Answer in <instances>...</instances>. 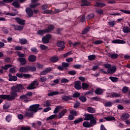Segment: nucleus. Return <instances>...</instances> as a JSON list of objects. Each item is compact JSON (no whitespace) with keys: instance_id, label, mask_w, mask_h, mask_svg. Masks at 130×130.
<instances>
[{"instance_id":"obj_1","label":"nucleus","mask_w":130,"mask_h":130,"mask_svg":"<svg viewBox=\"0 0 130 130\" xmlns=\"http://www.w3.org/2000/svg\"><path fill=\"white\" fill-rule=\"evenodd\" d=\"M10 94H1L0 95L1 99H3V100H8V101H13L16 99V97L18 96V93L15 92L14 91H12L10 92Z\"/></svg>"},{"instance_id":"obj_2","label":"nucleus","mask_w":130,"mask_h":130,"mask_svg":"<svg viewBox=\"0 0 130 130\" xmlns=\"http://www.w3.org/2000/svg\"><path fill=\"white\" fill-rule=\"evenodd\" d=\"M33 96V92L31 91L28 92L25 94H23L19 96L20 100H24V103H28L30 101V98Z\"/></svg>"},{"instance_id":"obj_3","label":"nucleus","mask_w":130,"mask_h":130,"mask_svg":"<svg viewBox=\"0 0 130 130\" xmlns=\"http://www.w3.org/2000/svg\"><path fill=\"white\" fill-rule=\"evenodd\" d=\"M42 109H43V108L40 107V105L39 104H37L30 106L28 111H31L34 113H36V112L39 111V110H42Z\"/></svg>"},{"instance_id":"obj_4","label":"nucleus","mask_w":130,"mask_h":130,"mask_svg":"<svg viewBox=\"0 0 130 130\" xmlns=\"http://www.w3.org/2000/svg\"><path fill=\"white\" fill-rule=\"evenodd\" d=\"M35 72L36 71V68L32 67L30 66H26V67H20L18 70V72L20 73H27V72Z\"/></svg>"},{"instance_id":"obj_5","label":"nucleus","mask_w":130,"mask_h":130,"mask_svg":"<svg viewBox=\"0 0 130 130\" xmlns=\"http://www.w3.org/2000/svg\"><path fill=\"white\" fill-rule=\"evenodd\" d=\"M39 85V83L37 81V80H35L32 82L30 84H29L27 87V90H34V89H36V86H38Z\"/></svg>"},{"instance_id":"obj_6","label":"nucleus","mask_w":130,"mask_h":130,"mask_svg":"<svg viewBox=\"0 0 130 130\" xmlns=\"http://www.w3.org/2000/svg\"><path fill=\"white\" fill-rule=\"evenodd\" d=\"M49 32V25L48 26L47 28L45 29H39L38 30L37 34L40 35L41 36H43L45 33H48Z\"/></svg>"},{"instance_id":"obj_7","label":"nucleus","mask_w":130,"mask_h":130,"mask_svg":"<svg viewBox=\"0 0 130 130\" xmlns=\"http://www.w3.org/2000/svg\"><path fill=\"white\" fill-rule=\"evenodd\" d=\"M57 46L59 47L58 50L60 51H62L64 48H66V46L64 45V41H59L57 42Z\"/></svg>"},{"instance_id":"obj_8","label":"nucleus","mask_w":130,"mask_h":130,"mask_svg":"<svg viewBox=\"0 0 130 130\" xmlns=\"http://www.w3.org/2000/svg\"><path fill=\"white\" fill-rule=\"evenodd\" d=\"M12 67H13V66L11 64H5V67L2 66L1 67V69H2L0 70L1 74H4V70H5V71H8V69L10 68H12Z\"/></svg>"},{"instance_id":"obj_9","label":"nucleus","mask_w":130,"mask_h":130,"mask_svg":"<svg viewBox=\"0 0 130 130\" xmlns=\"http://www.w3.org/2000/svg\"><path fill=\"white\" fill-rule=\"evenodd\" d=\"M63 7L64 8L61 9H55L54 12L55 13V14H58V13H60L61 12H62V11L67 10V9H68V7H69V5L66 3L64 4Z\"/></svg>"},{"instance_id":"obj_10","label":"nucleus","mask_w":130,"mask_h":130,"mask_svg":"<svg viewBox=\"0 0 130 130\" xmlns=\"http://www.w3.org/2000/svg\"><path fill=\"white\" fill-rule=\"evenodd\" d=\"M104 91H105V89L98 87L95 89L94 92L96 95H102L104 93Z\"/></svg>"},{"instance_id":"obj_11","label":"nucleus","mask_w":130,"mask_h":130,"mask_svg":"<svg viewBox=\"0 0 130 130\" xmlns=\"http://www.w3.org/2000/svg\"><path fill=\"white\" fill-rule=\"evenodd\" d=\"M15 20L16 21L17 23L19 25H22V26L25 25V22L26 20H23L19 17H16L15 18Z\"/></svg>"},{"instance_id":"obj_12","label":"nucleus","mask_w":130,"mask_h":130,"mask_svg":"<svg viewBox=\"0 0 130 130\" xmlns=\"http://www.w3.org/2000/svg\"><path fill=\"white\" fill-rule=\"evenodd\" d=\"M36 59H37V57L34 55H30L28 57L29 62H35Z\"/></svg>"},{"instance_id":"obj_13","label":"nucleus","mask_w":130,"mask_h":130,"mask_svg":"<svg viewBox=\"0 0 130 130\" xmlns=\"http://www.w3.org/2000/svg\"><path fill=\"white\" fill-rule=\"evenodd\" d=\"M17 60L20 62V66H25L27 64V60L25 58H18Z\"/></svg>"},{"instance_id":"obj_14","label":"nucleus","mask_w":130,"mask_h":130,"mask_svg":"<svg viewBox=\"0 0 130 130\" xmlns=\"http://www.w3.org/2000/svg\"><path fill=\"white\" fill-rule=\"evenodd\" d=\"M67 112H68V110L64 109L58 114L57 117H58L59 119L61 118L63 116H64V114H66Z\"/></svg>"},{"instance_id":"obj_15","label":"nucleus","mask_w":130,"mask_h":130,"mask_svg":"<svg viewBox=\"0 0 130 130\" xmlns=\"http://www.w3.org/2000/svg\"><path fill=\"white\" fill-rule=\"evenodd\" d=\"M8 76L9 77V79H8L9 82H13V81L14 82H16V81H17V80H18L17 76L12 75V74H11V73H9L8 74Z\"/></svg>"},{"instance_id":"obj_16","label":"nucleus","mask_w":130,"mask_h":130,"mask_svg":"<svg viewBox=\"0 0 130 130\" xmlns=\"http://www.w3.org/2000/svg\"><path fill=\"white\" fill-rule=\"evenodd\" d=\"M42 41L43 43H48L49 42V34L44 36L42 39Z\"/></svg>"},{"instance_id":"obj_17","label":"nucleus","mask_w":130,"mask_h":130,"mask_svg":"<svg viewBox=\"0 0 130 130\" xmlns=\"http://www.w3.org/2000/svg\"><path fill=\"white\" fill-rule=\"evenodd\" d=\"M34 115V113L29 110L28 112H26L24 113L25 117H29L30 118H33Z\"/></svg>"},{"instance_id":"obj_18","label":"nucleus","mask_w":130,"mask_h":130,"mask_svg":"<svg viewBox=\"0 0 130 130\" xmlns=\"http://www.w3.org/2000/svg\"><path fill=\"white\" fill-rule=\"evenodd\" d=\"M91 3L87 0H81V7H89Z\"/></svg>"},{"instance_id":"obj_19","label":"nucleus","mask_w":130,"mask_h":130,"mask_svg":"<svg viewBox=\"0 0 130 130\" xmlns=\"http://www.w3.org/2000/svg\"><path fill=\"white\" fill-rule=\"evenodd\" d=\"M108 73L110 74V75H112L113 74H114L115 72H116V67L114 66L113 67H111L109 69H108Z\"/></svg>"},{"instance_id":"obj_20","label":"nucleus","mask_w":130,"mask_h":130,"mask_svg":"<svg viewBox=\"0 0 130 130\" xmlns=\"http://www.w3.org/2000/svg\"><path fill=\"white\" fill-rule=\"evenodd\" d=\"M84 120H91V118H94V115L90 114H84Z\"/></svg>"},{"instance_id":"obj_21","label":"nucleus","mask_w":130,"mask_h":130,"mask_svg":"<svg viewBox=\"0 0 130 130\" xmlns=\"http://www.w3.org/2000/svg\"><path fill=\"white\" fill-rule=\"evenodd\" d=\"M25 12L27 14L28 17H32L33 16V10L30 8H26Z\"/></svg>"},{"instance_id":"obj_22","label":"nucleus","mask_w":130,"mask_h":130,"mask_svg":"<svg viewBox=\"0 0 130 130\" xmlns=\"http://www.w3.org/2000/svg\"><path fill=\"white\" fill-rule=\"evenodd\" d=\"M112 43L118 44H125V43H126L125 41H123L122 40H118V39L113 40L112 41Z\"/></svg>"},{"instance_id":"obj_23","label":"nucleus","mask_w":130,"mask_h":130,"mask_svg":"<svg viewBox=\"0 0 130 130\" xmlns=\"http://www.w3.org/2000/svg\"><path fill=\"white\" fill-rule=\"evenodd\" d=\"M74 88L76 90H81V89H82V86H81V82L79 81H76Z\"/></svg>"},{"instance_id":"obj_24","label":"nucleus","mask_w":130,"mask_h":130,"mask_svg":"<svg viewBox=\"0 0 130 130\" xmlns=\"http://www.w3.org/2000/svg\"><path fill=\"white\" fill-rule=\"evenodd\" d=\"M108 56L109 57H110L112 59H116L118 57V54L116 53H113V54H110V53H108L107 54Z\"/></svg>"},{"instance_id":"obj_25","label":"nucleus","mask_w":130,"mask_h":130,"mask_svg":"<svg viewBox=\"0 0 130 130\" xmlns=\"http://www.w3.org/2000/svg\"><path fill=\"white\" fill-rule=\"evenodd\" d=\"M59 94H64V91H52L49 93V96H54L55 95H59Z\"/></svg>"},{"instance_id":"obj_26","label":"nucleus","mask_w":130,"mask_h":130,"mask_svg":"<svg viewBox=\"0 0 130 130\" xmlns=\"http://www.w3.org/2000/svg\"><path fill=\"white\" fill-rule=\"evenodd\" d=\"M61 109H63V107H62L61 106H57L55 108V110H54L53 113H55V114H56V113H57L58 112L60 111V110H61Z\"/></svg>"},{"instance_id":"obj_27","label":"nucleus","mask_w":130,"mask_h":130,"mask_svg":"<svg viewBox=\"0 0 130 130\" xmlns=\"http://www.w3.org/2000/svg\"><path fill=\"white\" fill-rule=\"evenodd\" d=\"M48 73H49V68H47L43 71L40 72V76H45V75H47Z\"/></svg>"},{"instance_id":"obj_28","label":"nucleus","mask_w":130,"mask_h":130,"mask_svg":"<svg viewBox=\"0 0 130 130\" xmlns=\"http://www.w3.org/2000/svg\"><path fill=\"white\" fill-rule=\"evenodd\" d=\"M13 26L14 27V29L17 31H22L24 28L23 26L18 25H14Z\"/></svg>"},{"instance_id":"obj_29","label":"nucleus","mask_w":130,"mask_h":130,"mask_svg":"<svg viewBox=\"0 0 130 130\" xmlns=\"http://www.w3.org/2000/svg\"><path fill=\"white\" fill-rule=\"evenodd\" d=\"M90 123L91 125H96L97 123V119L93 117V118H91L90 121Z\"/></svg>"},{"instance_id":"obj_30","label":"nucleus","mask_w":130,"mask_h":130,"mask_svg":"<svg viewBox=\"0 0 130 130\" xmlns=\"http://www.w3.org/2000/svg\"><path fill=\"white\" fill-rule=\"evenodd\" d=\"M122 31L124 33L128 34V33H130V28L128 26H124L122 28Z\"/></svg>"},{"instance_id":"obj_31","label":"nucleus","mask_w":130,"mask_h":130,"mask_svg":"<svg viewBox=\"0 0 130 130\" xmlns=\"http://www.w3.org/2000/svg\"><path fill=\"white\" fill-rule=\"evenodd\" d=\"M82 121H84V119L83 118H79L77 119H76L74 121V124L75 125L78 124V123H80V122H82Z\"/></svg>"},{"instance_id":"obj_32","label":"nucleus","mask_w":130,"mask_h":130,"mask_svg":"<svg viewBox=\"0 0 130 130\" xmlns=\"http://www.w3.org/2000/svg\"><path fill=\"white\" fill-rule=\"evenodd\" d=\"M83 126L84 127H91L92 125L89 121H84L83 123Z\"/></svg>"},{"instance_id":"obj_33","label":"nucleus","mask_w":130,"mask_h":130,"mask_svg":"<svg viewBox=\"0 0 130 130\" xmlns=\"http://www.w3.org/2000/svg\"><path fill=\"white\" fill-rule=\"evenodd\" d=\"M59 58H58V57H56L55 56L52 57L50 59V61H51L52 62H57L58 61V60Z\"/></svg>"},{"instance_id":"obj_34","label":"nucleus","mask_w":130,"mask_h":130,"mask_svg":"<svg viewBox=\"0 0 130 130\" xmlns=\"http://www.w3.org/2000/svg\"><path fill=\"white\" fill-rule=\"evenodd\" d=\"M96 7L98 8H103L106 6V4L104 3H99L97 2L95 4Z\"/></svg>"},{"instance_id":"obj_35","label":"nucleus","mask_w":130,"mask_h":130,"mask_svg":"<svg viewBox=\"0 0 130 130\" xmlns=\"http://www.w3.org/2000/svg\"><path fill=\"white\" fill-rule=\"evenodd\" d=\"M121 118L123 120L128 119V118H129V114H128L127 113L123 114L121 116Z\"/></svg>"},{"instance_id":"obj_36","label":"nucleus","mask_w":130,"mask_h":130,"mask_svg":"<svg viewBox=\"0 0 130 130\" xmlns=\"http://www.w3.org/2000/svg\"><path fill=\"white\" fill-rule=\"evenodd\" d=\"M28 43V41L26 40V39H19V43L21 44V45H24L25 44H27Z\"/></svg>"},{"instance_id":"obj_37","label":"nucleus","mask_w":130,"mask_h":130,"mask_svg":"<svg viewBox=\"0 0 130 130\" xmlns=\"http://www.w3.org/2000/svg\"><path fill=\"white\" fill-rule=\"evenodd\" d=\"M79 100L82 102V103H85V102H87V98L85 96L81 95L79 98Z\"/></svg>"},{"instance_id":"obj_38","label":"nucleus","mask_w":130,"mask_h":130,"mask_svg":"<svg viewBox=\"0 0 130 130\" xmlns=\"http://www.w3.org/2000/svg\"><path fill=\"white\" fill-rule=\"evenodd\" d=\"M62 100L64 101H70V100H73V99L70 95H64L62 98Z\"/></svg>"},{"instance_id":"obj_39","label":"nucleus","mask_w":130,"mask_h":130,"mask_svg":"<svg viewBox=\"0 0 130 130\" xmlns=\"http://www.w3.org/2000/svg\"><path fill=\"white\" fill-rule=\"evenodd\" d=\"M81 96V93L77 91L75 92V93L73 94L72 97L73 98H80Z\"/></svg>"},{"instance_id":"obj_40","label":"nucleus","mask_w":130,"mask_h":130,"mask_svg":"<svg viewBox=\"0 0 130 130\" xmlns=\"http://www.w3.org/2000/svg\"><path fill=\"white\" fill-rule=\"evenodd\" d=\"M120 96V94H119V93H117L116 92H112L111 93V98H112V97H115V98H118V97Z\"/></svg>"},{"instance_id":"obj_41","label":"nucleus","mask_w":130,"mask_h":130,"mask_svg":"<svg viewBox=\"0 0 130 130\" xmlns=\"http://www.w3.org/2000/svg\"><path fill=\"white\" fill-rule=\"evenodd\" d=\"M94 18H95V14L93 13H90L86 17L87 20H91V19H94Z\"/></svg>"},{"instance_id":"obj_42","label":"nucleus","mask_w":130,"mask_h":130,"mask_svg":"<svg viewBox=\"0 0 130 130\" xmlns=\"http://www.w3.org/2000/svg\"><path fill=\"white\" fill-rule=\"evenodd\" d=\"M12 5L13 6V7H15V8H16V9L20 8V6L19 4V2H18L17 1L13 2L12 3Z\"/></svg>"},{"instance_id":"obj_43","label":"nucleus","mask_w":130,"mask_h":130,"mask_svg":"<svg viewBox=\"0 0 130 130\" xmlns=\"http://www.w3.org/2000/svg\"><path fill=\"white\" fill-rule=\"evenodd\" d=\"M109 79L113 83H116V82H118V78H117V77H114L110 76L109 77Z\"/></svg>"},{"instance_id":"obj_44","label":"nucleus","mask_w":130,"mask_h":130,"mask_svg":"<svg viewBox=\"0 0 130 130\" xmlns=\"http://www.w3.org/2000/svg\"><path fill=\"white\" fill-rule=\"evenodd\" d=\"M17 55L19 57L18 58H24L25 57V54L21 53L20 51L17 52Z\"/></svg>"},{"instance_id":"obj_45","label":"nucleus","mask_w":130,"mask_h":130,"mask_svg":"<svg viewBox=\"0 0 130 130\" xmlns=\"http://www.w3.org/2000/svg\"><path fill=\"white\" fill-rule=\"evenodd\" d=\"M108 24L110 27H113L114 26H115L116 25V22L114 20L112 21H109L108 22Z\"/></svg>"},{"instance_id":"obj_46","label":"nucleus","mask_w":130,"mask_h":130,"mask_svg":"<svg viewBox=\"0 0 130 130\" xmlns=\"http://www.w3.org/2000/svg\"><path fill=\"white\" fill-rule=\"evenodd\" d=\"M11 91H12V92H15L16 93V92H18L19 93H20V91L19 90L17 86L12 87L11 88Z\"/></svg>"},{"instance_id":"obj_47","label":"nucleus","mask_w":130,"mask_h":130,"mask_svg":"<svg viewBox=\"0 0 130 130\" xmlns=\"http://www.w3.org/2000/svg\"><path fill=\"white\" fill-rule=\"evenodd\" d=\"M70 113L71 115H73V116H78V112H77V111L70 110Z\"/></svg>"},{"instance_id":"obj_48","label":"nucleus","mask_w":130,"mask_h":130,"mask_svg":"<svg viewBox=\"0 0 130 130\" xmlns=\"http://www.w3.org/2000/svg\"><path fill=\"white\" fill-rule=\"evenodd\" d=\"M87 111L89 113H95V109L92 107H87Z\"/></svg>"},{"instance_id":"obj_49","label":"nucleus","mask_w":130,"mask_h":130,"mask_svg":"<svg viewBox=\"0 0 130 130\" xmlns=\"http://www.w3.org/2000/svg\"><path fill=\"white\" fill-rule=\"evenodd\" d=\"M90 85L88 83H83L82 84V88L85 90V89H88V87H89Z\"/></svg>"},{"instance_id":"obj_50","label":"nucleus","mask_w":130,"mask_h":130,"mask_svg":"<svg viewBox=\"0 0 130 130\" xmlns=\"http://www.w3.org/2000/svg\"><path fill=\"white\" fill-rule=\"evenodd\" d=\"M90 31V27H86L84 29V30L82 32V34L83 35H85V34H87L88 32Z\"/></svg>"},{"instance_id":"obj_51","label":"nucleus","mask_w":130,"mask_h":130,"mask_svg":"<svg viewBox=\"0 0 130 130\" xmlns=\"http://www.w3.org/2000/svg\"><path fill=\"white\" fill-rule=\"evenodd\" d=\"M104 119H106L107 121H111V120H115V117L110 116L108 117H105Z\"/></svg>"},{"instance_id":"obj_52","label":"nucleus","mask_w":130,"mask_h":130,"mask_svg":"<svg viewBox=\"0 0 130 130\" xmlns=\"http://www.w3.org/2000/svg\"><path fill=\"white\" fill-rule=\"evenodd\" d=\"M88 58L89 60H94L96 58V55L94 54L89 55L88 56Z\"/></svg>"},{"instance_id":"obj_53","label":"nucleus","mask_w":130,"mask_h":130,"mask_svg":"<svg viewBox=\"0 0 130 130\" xmlns=\"http://www.w3.org/2000/svg\"><path fill=\"white\" fill-rule=\"evenodd\" d=\"M6 121H7V122H10L11 120H12V115H8L5 118Z\"/></svg>"},{"instance_id":"obj_54","label":"nucleus","mask_w":130,"mask_h":130,"mask_svg":"<svg viewBox=\"0 0 130 130\" xmlns=\"http://www.w3.org/2000/svg\"><path fill=\"white\" fill-rule=\"evenodd\" d=\"M16 87H17L18 90H19V92H21V90H23V89H25L24 86L22 85V84H17Z\"/></svg>"},{"instance_id":"obj_55","label":"nucleus","mask_w":130,"mask_h":130,"mask_svg":"<svg viewBox=\"0 0 130 130\" xmlns=\"http://www.w3.org/2000/svg\"><path fill=\"white\" fill-rule=\"evenodd\" d=\"M30 50L33 53L37 54L39 52L37 48H36V47H32L30 48Z\"/></svg>"},{"instance_id":"obj_56","label":"nucleus","mask_w":130,"mask_h":130,"mask_svg":"<svg viewBox=\"0 0 130 130\" xmlns=\"http://www.w3.org/2000/svg\"><path fill=\"white\" fill-rule=\"evenodd\" d=\"M40 5V3H37L36 4H33L30 5V7L31 9H35L36 7H38V6H39Z\"/></svg>"},{"instance_id":"obj_57","label":"nucleus","mask_w":130,"mask_h":130,"mask_svg":"<svg viewBox=\"0 0 130 130\" xmlns=\"http://www.w3.org/2000/svg\"><path fill=\"white\" fill-rule=\"evenodd\" d=\"M128 87L127 86H124L122 89V93H127L128 92Z\"/></svg>"},{"instance_id":"obj_58","label":"nucleus","mask_w":130,"mask_h":130,"mask_svg":"<svg viewBox=\"0 0 130 130\" xmlns=\"http://www.w3.org/2000/svg\"><path fill=\"white\" fill-rule=\"evenodd\" d=\"M113 105V103L111 102H108L105 104V106L106 107H111V106Z\"/></svg>"},{"instance_id":"obj_59","label":"nucleus","mask_w":130,"mask_h":130,"mask_svg":"<svg viewBox=\"0 0 130 130\" xmlns=\"http://www.w3.org/2000/svg\"><path fill=\"white\" fill-rule=\"evenodd\" d=\"M95 12L99 15H103V13H104L103 10H102V9H96L95 10Z\"/></svg>"},{"instance_id":"obj_60","label":"nucleus","mask_w":130,"mask_h":130,"mask_svg":"<svg viewBox=\"0 0 130 130\" xmlns=\"http://www.w3.org/2000/svg\"><path fill=\"white\" fill-rule=\"evenodd\" d=\"M40 48L42 50H46L47 48H48V47L44 45H40Z\"/></svg>"},{"instance_id":"obj_61","label":"nucleus","mask_w":130,"mask_h":130,"mask_svg":"<svg viewBox=\"0 0 130 130\" xmlns=\"http://www.w3.org/2000/svg\"><path fill=\"white\" fill-rule=\"evenodd\" d=\"M69 75H71V76H75L77 72L75 70L70 71L68 72Z\"/></svg>"},{"instance_id":"obj_62","label":"nucleus","mask_w":130,"mask_h":130,"mask_svg":"<svg viewBox=\"0 0 130 130\" xmlns=\"http://www.w3.org/2000/svg\"><path fill=\"white\" fill-rule=\"evenodd\" d=\"M70 66V63H67L66 62H63L62 63V67L63 68H68Z\"/></svg>"},{"instance_id":"obj_63","label":"nucleus","mask_w":130,"mask_h":130,"mask_svg":"<svg viewBox=\"0 0 130 130\" xmlns=\"http://www.w3.org/2000/svg\"><path fill=\"white\" fill-rule=\"evenodd\" d=\"M3 108H4V109H8V108H10V104H9V103H6V104L3 106Z\"/></svg>"},{"instance_id":"obj_64","label":"nucleus","mask_w":130,"mask_h":130,"mask_svg":"<svg viewBox=\"0 0 130 130\" xmlns=\"http://www.w3.org/2000/svg\"><path fill=\"white\" fill-rule=\"evenodd\" d=\"M21 130H30L31 129V127L30 126L28 127H20Z\"/></svg>"}]
</instances>
